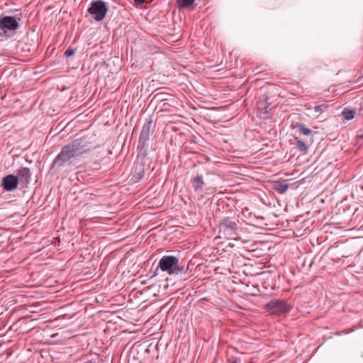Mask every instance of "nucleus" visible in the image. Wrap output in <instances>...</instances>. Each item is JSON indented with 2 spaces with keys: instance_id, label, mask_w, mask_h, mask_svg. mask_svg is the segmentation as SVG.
Masks as SVG:
<instances>
[{
  "instance_id": "f257e3e1",
  "label": "nucleus",
  "mask_w": 363,
  "mask_h": 363,
  "mask_svg": "<svg viewBox=\"0 0 363 363\" xmlns=\"http://www.w3.org/2000/svg\"><path fill=\"white\" fill-rule=\"evenodd\" d=\"M91 143L86 137L77 138L65 145L54 160V164L62 167L71 160L80 156L91 150Z\"/></svg>"
},
{
  "instance_id": "f03ea898",
  "label": "nucleus",
  "mask_w": 363,
  "mask_h": 363,
  "mask_svg": "<svg viewBox=\"0 0 363 363\" xmlns=\"http://www.w3.org/2000/svg\"><path fill=\"white\" fill-rule=\"evenodd\" d=\"M160 269L162 272H167L169 275H178L184 273L186 274L188 267L184 269L179 264L178 257L172 255L163 256L157 267V270Z\"/></svg>"
},
{
  "instance_id": "7ed1b4c3",
  "label": "nucleus",
  "mask_w": 363,
  "mask_h": 363,
  "mask_svg": "<svg viewBox=\"0 0 363 363\" xmlns=\"http://www.w3.org/2000/svg\"><path fill=\"white\" fill-rule=\"evenodd\" d=\"M238 235L237 224L231 218H226L220 222L219 237L228 239H235Z\"/></svg>"
},
{
  "instance_id": "20e7f679",
  "label": "nucleus",
  "mask_w": 363,
  "mask_h": 363,
  "mask_svg": "<svg viewBox=\"0 0 363 363\" xmlns=\"http://www.w3.org/2000/svg\"><path fill=\"white\" fill-rule=\"evenodd\" d=\"M265 308L271 314L277 315L285 314L291 310L290 306L286 301L282 299L271 301L265 306Z\"/></svg>"
},
{
  "instance_id": "39448f33",
  "label": "nucleus",
  "mask_w": 363,
  "mask_h": 363,
  "mask_svg": "<svg viewBox=\"0 0 363 363\" xmlns=\"http://www.w3.org/2000/svg\"><path fill=\"white\" fill-rule=\"evenodd\" d=\"M107 11L108 7L101 0L93 1L88 9L89 14L91 15L93 18L96 21H102L105 18Z\"/></svg>"
},
{
  "instance_id": "423d86ee",
  "label": "nucleus",
  "mask_w": 363,
  "mask_h": 363,
  "mask_svg": "<svg viewBox=\"0 0 363 363\" xmlns=\"http://www.w3.org/2000/svg\"><path fill=\"white\" fill-rule=\"evenodd\" d=\"M18 23L13 16H3L0 18V30H15L18 28Z\"/></svg>"
},
{
  "instance_id": "0eeeda50",
  "label": "nucleus",
  "mask_w": 363,
  "mask_h": 363,
  "mask_svg": "<svg viewBox=\"0 0 363 363\" xmlns=\"http://www.w3.org/2000/svg\"><path fill=\"white\" fill-rule=\"evenodd\" d=\"M18 184V179L13 174H9L2 179L1 185L4 190L12 191L15 190Z\"/></svg>"
},
{
  "instance_id": "6e6552de",
  "label": "nucleus",
  "mask_w": 363,
  "mask_h": 363,
  "mask_svg": "<svg viewBox=\"0 0 363 363\" xmlns=\"http://www.w3.org/2000/svg\"><path fill=\"white\" fill-rule=\"evenodd\" d=\"M18 179V182L24 184L28 183L30 178V173L28 168L24 167L21 169L16 176Z\"/></svg>"
},
{
  "instance_id": "1a4fd4ad",
  "label": "nucleus",
  "mask_w": 363,
  "mask_h": 363,
  "mask_svg": "<svg viewBox=\"0 0 363 363\" xmlns=\"http://www.w3.org/2000/svg\"><path fill=\"white\" fill-rule=\"evenodd\" d=\"M151 121L147 122L143 127L140 135V142H144L147 140L150 135V127H151Z\"/></svg>"
},
{
  "instance_id": "9d476101",
  "label": "nucleus",
  "mask_w": 363,
  "mask_h": 363,
  "mask_svg": "<svg viewBox=\"0 0 363 363\" xmlns=\"http://www.w3.org/2000/svg\"><path fill=\"white\" fill-rule=\"evenodd\" d=\"M204 184L202 175L194 177L192 180V186L195 191H200L202 189Z\"/></svg>"
},
{
  "instance_id": "9b49d317",
  "label": "nucleus",
  "mask_w": 363,
  "mask_h": 363,
  "mask_svg": "<svg viewBox=\"0 0 363 363\" xmlns=\"http://www.w3.org/2000/svg\"><path fill=\"white\" fill-rule=\"evenodd\" d=\"M289 184L280 182H275L274 183V189L279 194H284L289 189Z\"/></svg>"
},
{
  "instance_id": "f8f14e48",
  "label": "nucleus",
  "mask_w": 363,
  "mask_h": 363,
  "mask_svg": "<svg viewBox=\"0 0 363 363\" xmlns=\"http://www.w3.org/2000/svg\"><path fill=\"white\" fill-rule=\"evenodd\" d=\"M296 128L300 133L305 135H308L312 133V130L310 128L305 127L302 123H297Z\"/></svg>"
},
{
  "instance_id": "ddd939ff",
  "label": "nucleus",
  "mask_w": 363,
  "mask_h": 363,
  "mask_svg": "<svg viewBox=\"0 0 363 363\" xmlns=\"http://www.w3.org/2000/svg\"><path fill=\"white\" fill-rule=\"evenodd\" d=\"M295 140H296V147L297 148L303 152H306L308 151V147L306 145V143L303 141H301L298 138H295Z\"/></svg>"
},
{
  "instance_id": "4468645a",
  "label": "nucleus",
  "mask_w": 363,
  "mask_h": 363,
  "mask_svg": "<svg viewBox=\"0 0 363 363\" xmlns=\"http://www.w3.org/2000/svg\"><path fill=\"white\" fill-rule=\"evenodd\" d=\"M342 115L345 119L349 121L354 118V113L352 110L345 108L342 112Z\"/></svg>"
},
{
  "instance_id": "2eb2a0df",
  "label": "nucleus",
  "mask_w": 363,
  "mask_h": 363,
  "mask_svg": "<svg viewBox=\"0 0 363 363\" xmlns=\"http://www.w3.org/2000/svg\"><path fill=\"white\" fill-rule=\"evenodd\" d=\"M194 0H177L179 7H188L193 4Z\"/></svg>"
},
{
  "instance_id": "dca6fc26",
  "label": "nucleus",
  "mask_w": 363,
  "mask_h": 363,
  "mask_svg": "<svg viewBox=\"0 0 363 363\" xmlns=\"http://www.w3.org/2000/svg\"><path fill=\"white\" fill-rule=\"evenodd\" d=\"M269 105H266L264 102H259L258 104V108L263 111L264 113H267Z\"/></svg>"
},
{
  "instance_id": "f3484780",
  "label": "nucleus",
  "mask_w": 363,
  "mask_h": 363,
  "mask_svg": "<svg viewBox=\"0 0 363 363\" xmlns=\"http://www.w3.org/2000/svg\"><path fill=\"white\" fill-rule=\"evenodd\" d=\"M326 106L325 104H322V105H318V106H315V108H314V111L315 112H322L323 111V110L325 108H326Z\"/></svg>"
},
{
  "instance_id": "a211bd4d",
  "label": "nucleus",
  "mask_w": 363,
  "mask_h": 363,
  "mask_svg": "<svg viewBox=\"0 0 363 363\" xmlns=\"http://www.w3.org/2000/svg\"><path fill=\"white\" fill-rule=\"evenodd\" d=\"M65 54L67 57L72 56L74 54V50L72 49H68L65 51Z\"/></svg>"
},
{
  "instance_id": "6ab92c4d",
  "label": "nucleus",
  "mask_w": 363,
  "mask_h": 363,
  "mask_svg": "<svg viewBox=\"0 0 363 363\" xmlns=\"http://www.w3.org/2000/svg\"><path fill=\"white\" fill-rule=\"evenodd\" d=\"M152 0H138V6L145 4L150 2Z\"/></svg>"
},
{
  "instance_id": "aec40b11",
  "label": "nucleus",
  "mask_w": 363,
  "mask_h": 363,
  "mask_svg": "<svg viewBox=\"0 0 363 363\" xmlns=\"http://www.w3.org/2000/svg\"><path fill=\"white\" fill-rule=\"evenodd\" d=\"M142 177H143V175H140V174H138V179L142 178Z\"/></svg>"
},
{
  "instance_id": "412c9836",
  "label": "nucleus",
  "mask_w": 363,
  "mask_h": 363,
  "mask_svg": "<svg viewBox=\"0 0 363 363\" xmlns=\"http://www.w3.org/2000/svg\"><path fill=\"white\" fill-rule=\"evenodd\" d=\"M84 363H93L91 361H88L86 362H84Z\"/></svg>"
},
{
  "instance_id": "4be33fe9",
  "label": "nucleus",
  "mask_w": 363,
  "mask_h": 363,
  "mask_svg": "<svg viewBox=\"0 0 363 363\" xmlns=\"http://www.w3.org/2000/svg\"><path fill=\"white\" fill-rule=\"evenodd\" d=\"M133 1H134L135 4H136V0H133Z\"/></svg>"
}]
</instances>
